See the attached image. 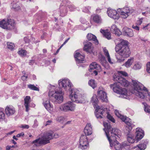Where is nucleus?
Segmentation results:
<instances>
[{"instance_id":"9d476101","label":"nucleus","mask_w":150,"mask_h":150,"mask_svg":"<svg viewBox=\"0 0 150 150\" xmlns=\"http://www.w3.org/2000/svg\"><path fill=\"white\" fill-rule=\"evenodd\" d=\"M134 11L133 9L129 8L128 7L119 8L117 9V11L120 14L121 17L124 19L130 15Z\"/></svg>"},{"instance_id":"6ab92c4d","label":"nucleus","mask_w":150,"mask_h":150,"mask_svg":"<svg viewBox=\"0 0 150 150\" xmlns=\"http://www.w3.org/2000/svg\"><path fill=\"white\" fill-rule=\"evenodd\" d=\"M127 142H123L121 145L117 141H115V143L113 144V146L115 149L116 150H122L123 148H125V147L128 146Z\"/></svg>"},{"instance_id":"052dcab7","label":"nucleus","mask_w":150,"mask_h":150,"mask_svg":"<svg viewBox=\"0 0 150 150\" xmlns=\"http://www.w3.org/2000/svg\"><path fill=\"white\" fill-rule=\"evenodd\" d=\"M132 28H133L135 29L136 30H139V27L138 26L136 25H133L132 26Z\"/></svg>"},{"instance_id":"0e129e2a","label":"nucleus","mask_w":150,"mask_h":150,"mask_svg":"<svg viewBox=\"0 0 150 150\" xmlns=\"http://www.w3.org/2000/svg\"><path fill=\"white\" fill-rule=\"evenodd\" d=\"M24 134L23 132H22L21 133L17 134L16 135V137L18 138L22 136H24Z\"/></svg>"},{"instance_id":"a878e982","label":"nucleus","mask_w":150,"mask_h":150,"mask_svg":"<svg viewBox=\"0 0 150 150\" xmlns=\"http://www.w3.org/2000/svg\"><path fill=\"white\" fill-rule=\"evenodd\" d=\"M103 51L104 55L107 59L108 62L110 64H112L115 63V61L111 59L108 50L105 48H104L103 49Z\"/></svg>"},{"instance_id":"412c9836","label":"nucleus","mask_w":150,"mask_h":150,"mask_svg":"<svg viewBox=\"0 0 150 150\" xmlns=\"http://www.w3.org/2000/svg\"><path fill=\"white\" fill-rule=\"evenodd\" d=\"M98 98L103 101L107 102L108 100L107 94L104 91L100 90L98 92Z\"/></svg>"},{"instance_id":"72a5a7b5","label":"nucleus","mask_w":150,"mask_h":150,"mask_svg":"<svg viewBox=\"0 0 150 150\" xmlns=\"http://www.w3.org/2000/svg\"><path fill=\"white\" fill-rule=\"evenodd\" d=\"M91 101L93 103L94 108H96L97 106H99L97 105L98 100L96 95H94L91 98Z\"/></svg>"},{"instance_id":"a19ab883","label":"nucleus","mask_w":150,"mask_h":150,"mask_svg":"<svg viewBox=\"0 0 150 150\" xmlns=\"http://www.w3.org/2000/svg\"><path fill=\"white\" fill-rule=\"evenodd\" d=\"M116 74L121 77H122V76H128V74L126 72L123 71H118L117 74Z\"/></svg>"},{"instance_id":"7ed1b4c3","label":"nucleus","mask_w":150,"mask_h":150,"mask_svg":"<svg viewBox=\"0 0 150 150\" xmlns=\"http://www.w3.org/2000/svg\"><path fill=\"white\" fill-rule=\"evenodd\" d=\"M120 41L115 47L116 52L123 58H127L130 55L131 52L128 46V42L126 40L119 38Z\"/></svg>"},{"instance_id":"1a4fd4ad","label":"nucleus","mask_w":150,"mask_h":150,"mask_svg":"<svg viewBox=\"0 0 150 150\" xmlns=\"http://www.w3.org/2000/svg\"><path fill=\"white\" fill-rule=\"evenodd\" d=\"M76 105L73 102L68 101L61 105L59 109L61 111L64 112L73 111L76 109Z\"/></svg>"},{"instance_id":"9b49d317","label":"nucleus","mask_w":150,"mask_h":150,"mask_svg":"<svg viewBox=\"0 0 150 150\" xmlns=\"http://www.w3.org/2000/svg\"><path fill=\"white\" fill-rule=\"evenodd\" d=\"M58 83L60 87L63 88L66 91L70 90L72 86L71 83L68 79H60Z\"/></svg>"},{"instance_id":"338daca9","label":"nucleus","mask_w":150,"mask_h":150,"mask_svg":"<svg viewBox=\"0 0 150 150\" xmlns=\"http://www.w3.org/2000/svg\"><path fill=\"white\" fill-rule=\"evenodd\" d=\"M38 125V121L36 120H35L34 121V124L33 125V126L34 127H37Z\"/></svg>"},{"instance_id":"4be33fe9","label":"nucleus","mask_w":150,"mask_h":150,"mask_svg":"<svg viewBox=\"0 0 150 150\" xmlns=\"http://www.w3.org/2000/svg\"><path fill=\"white\" fill-rule=\"evenodd\" d=\"M122 33L124 35L127 36L132 37L134 35L132 30L127 27L123 28L122 30Z\"/></svg>"},{"instance_id":"e2e57ef3","label":"nucleus","mask_w":150,"mask_h":150,"mask_svg":"<svg viewBox=\"0 0 150 150\" xmlns=\"http://www.w3.org/2000/svg\"><path fill=\"white\" fill-rule=\"evenodd\" d=\"M28 78V76L26 75H25L21 77V79L23 81H25Z\"/></svg>"},{"instance_id":"864d4df0","label":"nucleus","mask_w":150,"mask_h":150,"mask_svg":"<svg viewBox=\"0 0 150 150\" xmlns=\"http://www.w3.org/2000/svg\"><path fill=\"white\" fill-rule=\"evenodd\" d=\"M146 70L148 73L150 74V62H148L146 64Z\"/></svg>"},{"instance_id":"39448f33","label":"nucleus","mask_w":150,"mask_h":150,"mask_svg":"<svg viewBox=\"0 0 150 150\" xmlns=\"http://www.w3.org/2000/svg\"><path fill=\"white\" fill-rule=\"evenodd\" d=\"M52 131L50 130L45 133L40 139H38L33 141L32 144L36 146H39L41 144H45L50 142V140L53 139Z\"/></svg>"},{"instance_id":"f257e3e1","label":"nucleus","mask_w":150,"mask_h":150,"mask_svg":"<svg viewBox=\"0 0 150 150\" xmlns=\"http://www.w3.org/2000/svg\"><path fill=\"white\" fill-rule=\"evenodd\" d=\"M103 130L105 132L107 138L109 142L110 146L113 147L115 141L119 139L121 135V131L117 128H112L107 122H104Z\"/></svg>"},{"instance_id":"bf43d9fd","label":"nucleus","mask_w":150,"mask_h":150,"mask_svg":"<svg viewBox=\"0 0 150 150\" xmlns=\"http://www.w3.org/2000/svg\"><path fill=\"white\" fill-rule=\"evenodd\" d=\"M29 126L28 125H22L21 127L23 129H28L29 128Z\"/></svg>"},{"instance_id":"5fc2aeb1","label":"nucleus","mask_w":150,"mask_h":150,"mask_svg":"<svg viewBox=\"0 0 150 150\" xmlns=\"http://www.w3.org/2000/svg\"><path fill=\"white\" fill-rule=\"evenodd\" d=\"M143 20V18H139V19L137 21V24L138 25H140L142 22Z\"/></svg>"},{"instance_id":"f8f14e48","label":"nucleus","mask_w":150,"mask_h":150,"mask_svg":"<svg viewBox=\"0 0 150 150\" xmlns=\"http://www.w3.org/2000/svg\"><path fill=\"white\" fill-rule=\"evenodd\" d=\"M79 148L83 150H85L89 147L88 138L86 135H81L79 140Z\"/></svg>"},{"instance_id":"f03ea898","label":"nucleus","mask_w":150,"mask_h":150,"mask_svg":"<svg viewBox=\"0 0 150 150\" xmlns=\"http://www.w3.org/2000/svg\"><path fill=\"white\" fill-rule=\"evenodd\" d=\"M132 83L133 88V93L142 99L147 97L149 92L146 88L141 83L136 80H132Z\"/></svg>"},{"instance_id":"09e8293b","label":"nucleus","mask_w":150,"mask_h":150,"mask_svg":"<svg viewBox=\"0 0 150 150\" xmlns=\"http://www.w3.org/2000/svg\"><path fill=\"white\" fill-rule=\"evenodd\" d=\"M64 120V118L62 116H60L57 117L56 118V120L61 123H63Z\"/></svg>"},{"instance_id":"774afa93","label":"nucleus","mask_w":150,"mask_h":150,"mask_svg":"<svg viewBox=\"0 0 150 150\" xmlns=\"http://www.w3.org/2000/svg\"><path fill=\"white\" fill-rule=\"evenodd\" d=\"M52 123V121L51 120H48L46 122L45 124V125L47 126V125H50V124Z\"/></svg>"},{"instance_id":"de8ad7c7","label":"nucleus","mask_w":150,"mask_h":150,"mask_svg":"<svg viewBox=\"0 0 150 150\" xmlns=\"http://www.w3.org/2000/svg\"><path fill=\"white\" fill-rule=\"evenodd\" d=\"M28 87L31 90L39 91V89L36 87L34 85L29 84L28 85Z\"/></svg>"},{"instance_id":"0eeeda50","label":"nucleus","mask_w":150,"mask_h":150,"mask_svg":"<svg viewBox=\"0 0 150 150\" xmlns=\"http://www.w3.org/2000/svg\"><path fill=\"white\" fill-rule=\"evenodd\" d=\"M119 83H114L110 85V87L114 91L120 95V97L127 99L130 93L125 88L121 89Z\"/></svg>"},{"instance_id":"49530a36","label":"nucleus","mask_w":150,"mask_h":150,"mask_svg":"<svg viewBox=\"0 0 150 150\" xmlns=\"http://www.w3.org/2000/svg\"><path fill=\"white\" fill-rule=\"evenodd\" d=\"M7 47L11 50L13 49L15 47L14 44L11 42H7Z\"/></svg>"},{"instance_id":"7c9ffc66","label":"nucleus","mask_w":150,"mask_h":150,"mask_svg":"<svg viewBox=\"0 0 150 150\" xmlns=\"http://www.w3.org/2000/svg\"><path fill=\"white\" fill-rule=\"evenodd\" d=\"M100 32L108 40L111 39V33L110 32H108L107 30L102 29L100 30Z\"/></svg>"},{"instance_id":"6e6d98bb","label":"nucleus","mask_w":150,"mask_h":150,"mask_svg":"<svg viewBox=\"0 0 150 150\" xmlns=\"http://www.w3.org/2000/svg\"><path fill=\"white\" fill-rule=\"evenodd\" d=\"M69 8L71 11H74L76 8L75 6L73 5H71L69 6Z\"/></svg>"},{"instance_id":"79ce46f5","label":"nucleus","mask_w":150,"mask_h":150,"mask_svg":"<svg viewBox=\"0 0 150 150\" xmlns=\"http://www.w3.org/2000/svg\"><path fill=\"white\" fill-rule=\"evenodd\" d=\"M18 53L21 56L24 57L26 55L27 52L25 50L21 49L18 51Z\"/></svg>"},{"instance_id":"b1692460","label":"nucleus","mask_w":150,"mask_h":150,"mask_svg":"<svg viewBox=\"0 0 150 150\" xmlns=\"http://www.w3.org/2000/svg\"><path fill=\"white\" fill-rule=\"evenodd\" d=\"M111 32L117 36H119L122 34V33L119 29L115 25H113L110 28Z\"/></svg>"},{"instance_id":"ddd939ff","label":"nucleus","mask_w":150,"mask_h":150,"mask_svg":"<svg viewBox=\"0 0 150 150\" xmlns=\"http://www.w3.org/2000/svg\"><path fill=\"white\" fill-rule=\"evenodd\" d=\"M113 79L114 81H117L121 85L124 86H127L129 84V82L125 78L118 76L116 74L114 75Z\"/></svg>"},{"instance_id":"dca6fc26","label":"nucleus","mask_w":150,"mask_h":150,"mask_svg":"<svg viewBox=\"0 0 150 150\" xmlns=\"http://www.w3.org/2000/svg\"><path fill=\"white\" fill-rule=\"evenodd\" d=\"M107 13L109 17L114 19L118 20L120 17L119 14L117 13V11L115 10L108 8Z\"/></svg>"},{"instance_id":"423d86ee","label":"nucleus","mask_w":150,"mask_h":150,"mask_svg":"<svg viewBox=\"0 0 150 150\" xmlns=\"http://www.w3.org/2000/svg\"><path fill=\"white\" fill-rule=\"evenodd\" d=\"M64 92L61 89L55 90L54 91H50L48 96L50 100L54 103H61L63 100Z\"/></svg>"},{"instance_id":"c756f323","label":"nucleus","mask_w":150,"mask_h":150,"mask_svg":"<svg viewBox=\"0 0 150 150\" xmlns=\"http://www.w3.org/2000/svg\"><path fill=\"white\" fill-rule=\"evenodd\" d=\"M0 121H4L6 123L8 122L7 119L5 118V114L4 112V109L1 108H0Z\"/></svg>"},{"instance_id":"5701e85b","label":"nucleus","mask_w":150,"mask_h":150,"mask_svg":"<svg viewBox=\"0 0 150 150\" xmlns=\"http://www.w3.org/2000/svg\"><path fill=\"white\" fill-rule=\"evenodd\" d=\"M45 108L50 112H52L53 110V105L51 104L48 100H44L43 103Z\"/></svg>"},{"instance_id":"3c124183","label":"nucleus","mask_w":150,"mask_h":150,"mask_svg":"<svg viewBox=\"0 0 150 150\" xmlns=\"http://www.w3.org/2000/svg\"><path fill=\"white\" fill-rule=\"evenodd\" d=\"M107 117L108 119L110 120L111 122L113 123H115V119L113 118V117L110 114H108L107 115Z\"/></svg>"},{"instance_id":"a18cd8bd","label":"nucleus","mask_w":150,"mask_h":150,"mask_svg":"<svg viewBox=\"0 0 150 150\" xmlns=\"http://www.w3.org/2000/svg\"><path fill=\"white\" fill-rule=\"evenodd\" d=\"M127 139L128 142L130 143H133L135 142L134 137L131 135H129L127 137Z\"/></svg>"},{"instance_id":"37998d69","label":"nucleus","mask_w":150,"mask_h":150,"mask_svg":"<svg viewBox=\"0 0 150 150\" xmlns=\"http://www.w3.org/2000/svg\"><path fill=\"white\" fill-rule=\"evenodd\" d=\"M88 84L93 88H94L96 86V84L95 81L93 80H90L88 81Z\"/></svg>"},{"instance_id":"c85d7f7f","label":"nucleus","mask_w":150,"mask_h":150,"mask_svg":"<svg viewBox=\"0 0 150 150\" xmlns=\"http://www.w3.org/2000/svg\"><path fill=\"white\" fill-rule=\"evenodd\" d=\"M87 39L89 40H92L94 41L96 44H98V42L96 37L91 33H88L87 35Z\"/></svg>"},{"instance_id":"2eb2a0df","label":"nucleus","mask_w":150,"mask_h":150,"mask_svg":"<svg viewBox=\"0 0 150 150\" xmlns=\"http://www.w3.org/2000/svg\"><path fill=\"white\" fill-rule=\"evenodd\" d=\"M74 57L77 64H79L80 63L85 62L84 55L81 54L78 51L75 52Z\"/></svg>"},{"instance_id":"6e6552de","label":"nucleus","mask_w":150,"mask_h":150,"mask_svg":"<svg viewBox=\"0 0 150 150\" xmlns=\"http://www.w3.org/2000/svg\"><path fill=\"white\" fill-rule=\"evenodd\" d=\"M115 112L117 117L120 118L126 124V129L128 132H130L133 127V125L132 124L131 120L128 117L122 115L119 111L117 110H115Z\"/></svg>"},{"instance_id":"c03bdc74","label":"nucleus","mask_w":150,"mask_h":150,"mask_svg":"<svg viewBox=\"0 0 150 150\" xmlns=\"http://www.w3.org/2000/svg\"><path fill=\"white\" fill-rule=\"evenodd\" d=\"M144 106L145 111L148 113H150V107L146 103H143Z\"/></svg>"},{"instance_id":"603ef678","label":"nucleus","mask_w":150,"mask_h":150,"mask_svg":"<svg viewBox=\"0 0 150 150\" xmlns=\"http://www.w3.org/2000/svg\"><path fill=\"white\" fill-rule=\"evenodd\" d=\"M91 8V7L89 6H88L85 7L83 8V11L86 13H88L89 12V10Z\"/></svg>"},{"instance_id":"4468645a","label":"nucleus","mask_w":150,"mask_h":150,"mask_svg":"<svg viewBox=\"0 0 150 150\" xmlns=\"http://www.w3.org/2000/svg\"><path fill=\"white\" fill-rule=\"evenodd\" d=\"M93 70V74L96 75L98 72H100L101 70L100 66L95 62L92 63L90 65V69L89 71L91 72L92 70Z\"/></svg>"},{"instance_id":"20e7f679","label":"nucleus","mask_w":150,"mask_h":150,"mask_svg":"<svg viewBox=\"0 0 150 150\" xmlns=\"http://www.w3.org/2000/svg\"><path fill=\"white\" fill-rule=\"evenodd\" d=\"M69 97L72 101L77 103H84L86 100V95L76 89H71Z\"/></svg>"},{"instance_id":"cd10ccee","label":"nucleus","mask_w":150,"mask_h":150,"mask_svg":"<svg viewBox=\"0 0 150 150\" xmlns=\"http://www.w3.org/2000/svg\"><path fill=\"white\" fill-rule=\"evenodd\" d=\"M9 25L8 24V20L3 19L2 20L0 21V27L4 29L9 28L10 27L8 26Z\"/></svg>"},{"instance_id":"aec40b11","label":"nucleus","mask_w":150,"mask_h":150,"mask_svg":"<svg viewBox=\"0 0 150 150\" xmlns=\"http://www.w3.org/2000/svg\"><path fill=\"white\" fill-rule=\"evenodd\" d=\"M135 139L138 141L143 137L144 133L143 131L140 128H137L136 129Z\"/></svg>"},{"instance_id":"c9c22d12","label":"nucleus","mask_w":150,"mask_h":150,"mask_svg":"<svg viewBox=\"0 0 150 150\" xmlns=\"http://www.w3.org/2000/svg\"><path fill=\"white\" fill-rule=\"evenodd\" d=\"M134 62V59L133 58L129 59L126 62L123 64V65L125 66L127 68H129L132 64Z\"/></svg>"},{"instance_id":"8fccbe9b","label":"nucleus","mask_w":150,"mask_h":150,"mask_svg":"<svg viewBox=\"0 0 150 150\" xmlns=\"http://www.w3.org/2000/svg\"><path fill=\"white\" fill-rule=\"evenodd\" d=\"M100 62L103 65H104V64L106 63V61L105 60V57L103 56H101V57L100 58Z\"/></svg>"},{"instance_id":"58836bf2","label":"nucleus","mask_w":150,"mask_h":150,"mask_svg":"<svg viewBox=\"0 0 150 150\" xmlns=\"http://www.w3.org/2000/svg\"><path fill=\"white\" fill-rule=\"evenodd\" d=\"M11 6L12 8L15 11H18L20 9V6L16 4V2H13L11 4Z\"/></svg>"},{"instance_id":"f3484780","label":"nucleus","mask_w":150,"mask_h":150,"mask_svg":"<svg viewBox=\"0 0 150 150\" xmlns=\"http://www.w3.org/2000/svg\"><path fill=\"white\" fill-rule=\"evenodd\" d=\"M94 108H96L95 113L97 118L98 119L102 118L103 114L106 109L104 108L102 106H97Z\"/></svg>"},{"instance_id":"4c0bfd02","label":"nucleus","mask_w":150,"mask_h":150,"mask_svg":"<svg viewBox=\"0 0 150 150\" xmlns=\"http://www.w3.org/2000/svg\"><path fill=\"white\" fill-rule=\"evenodd\" d=\"M146 147V146L145 144H142L137 145L135 147V148L137 149L136 150H144Z\"/></svg>"},{"instance_id":"ea45409f","label":"nucleus","mask_w":150,"mask_h":150,"mask_svg":"<svg viewBox=\"0 0 150 150\" xmlns=\"http://www.w3.org/2000/svg\"><path fill=\"white\" fill-rule=\"evenodd\" d=\"M8 24L9 25V26L10 27L9 28L7 29V30H10L13 27L14 25L15 24V22L13 20H8Z\"/></svg>"},{"instance_id":"bb28decb","label":"nucleus","mask_w":150,"mask_h":150,"mask_svg":"<svg viewBox=\"0 0 150 150\" xmlns=\"http://www.w3.org/2000/svg\"><path fill=\"white\" fill-rule=\"evenodd\" d=\"M93 47L91 43L88 42L86 44L84 45V50L86 51L89 53H91L93 52Z\"/></svg>"},{"instance_id":"393cba45","label":"nucleus","mask_w":150,"mask_h":150,"mask_svg":"<svg viewBox=\"0 0 150 150\" xmlns=\"http://www.w3.org/2000/svg\"><path fill=\"white\" fill-rule=\"evenodd\" d=\"M92 129L91 125L90 123H87L85 127L84 132L86 135H91L92 133Z\"/></svg>"},{"instance_id":"a211bd4d","label":"nucleus","mask_w":150,"mask_h":150,"mask_svg":"<svg viewBox=\"0 0 150 150\" xmlns=\"http://www.w3.org/2000/svg\"><path fill=\"white\" fill-rule=\"evenodd\" d=\"M5 112L6 115L9 117L13 115L15 112V108L11 105L7 106L5 109Z\"/></svg>"},{"instance_id":"69168bd1","label":"nucleus","mask_w":150,"mask_h":150,"mask_svg":"<svg viewBox=\"0 0 150 150\" xmlns=\"http://www.w3.org/2000/svg\"><path fill=\"white\" fill-rule=\"evenodd\" d=\"M24 40L25 43H27L29 42V40L27 37H25L24 38Z\"/></svg>"},{"instance_id":"f704fd0d","label":"nucleus","mask_w":150,"mask_h":150,"mask_svg":"<svg viewBox=\"0 0 150 150\" xmlns=\"http://www.w3.org/2000/svg\"><path fill=\"white\" fill-rule=\"evenodd\" d=\"M142 67V64L141 63L139 62H136L134 63L132 69L134 70H137L140 69Z\"/></svg>"},{"instance_id":"e433bc0d","label":"nucleus","mask_w":150,"mask_h":150,"mask_svg":"<svg viewBox=\"0 0 150 150\" xmlns=\"http://www.w3.org/2000/svg\"><path fill=\"white\" fill-rule=\"evenodd\" d=\"M67 8L65 7H64L63 8H61L60 12V15L64 17L67 15Z\"/></svg>"},{"instance_id":"2f4dec72","label":"nucleus","mask_w":150,"mask_h":150,"mask_svg":"<svg viewBox=\"0 0 150 150\" xmlns=\"http://www.w3.org/2000/svg\"><path fill=\"white\" fill-rule=\"evenodd\" d=\"M30 98L29 96H26L24 99V105L26 108V111L28 112L29 110V103L30 102Z\"/></svg>"},{"instance_id":"13d9d810","label":"nucleus","mask_w":150,"mask_h":150,"mask_svg":"<svg viewBox=\"0 0 150 150\" xmlns=\"http://www.w3.org/2000/svg\"><path fill=\"white\" fill-rule=\"evenodd\" d=\"M53 132V131H52ZM54 132H53V134ZM59 137V135L58 134V133H55L54 134V135H53V137L55 138H58Z\"/></svg>"},{"instance_id":"4d7b16f0","label":"nucleus","mask_w":150,"mask_h":150,"mask_svg":"<svg viewBox=\"0 0 150 150\" xmlns=\"http://www.w3.org/2000/svg\"><path fill=\"white\" fill-rule=\"evenodd\" d=\"M49 87L50 88V89L49 91H54L53 90H54L55 89V86H54L50 85Z\"/></svg>"},{"instance_id":"473e14b6","label":"nucleus","mask_w":150,"mask_h":150,"mask_svg":"<svg viewBox=\"0 0 150 150\" xmlns=\"http://www.w3.org/2000/svg\"><path fill=\"white\" fill-rule=\"evenodd\" d=\"M93 21L96 23L100 24L102 22V19L101 17L98 15H96L92 17Z\"/></svg>"},{"instance_id":"680f3d73","label":"nucleus","mask_w":150,"mask_h":150,"mask_svg":"<svg viewBox=\"0 0 150 150\" xmlns=\"http://www.w3.org/2000/svg\"><path fill=\"white\" fill-rule=\"evenodd\" d=\"M150 25V23L144 26L143 28V30H146L148 29V27Z\"/></svg>"}]
</instances>
